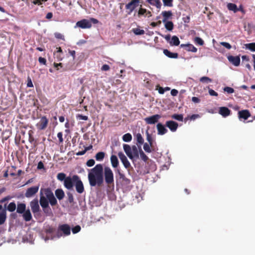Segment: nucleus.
Returning <instances> with one entry per match:
<instances>
[{
    "label": "nucleus",
    "mask_w": 255,
    "mask_h": 255,
    "mask_svg": "<svg viewBox=\"0 0 255 255\" xmlns=\"http://www.w3.org/2000/svg\"><path fill=\"white\" fill-rule=\"evenodd\" d=\"M55 37L57 39H64V35L60 33H55Z\"/></svg>",
    "instance_id": "864d4df0"
},
{
    "label": "nucleus",
    "mask_w": 255,
    "mask_h": 255,
    "mask_svg": "<svg viewBox=\"0 0 255 255\" xmlns=\"http://www.w3.org/2000/svg\"><path fill=\"white\" fill-rule=\"evenodd\" d=\"M55 194L57 199L59 200H62L65 196V193L61 189H58L56 190Z\"/></svg>",
    "instance_id": "a878e982"
},
{
    "label": "nucleus",
    "mask_w": 255,
    "mask_h": 255,
    "mask_svg": "<svg viewBox=\"0 0 255 255\" xmlns=\"http://www.w3.org/2000/svg\"><path fill=\"white\" fill-rule=\"evenodd\" d=\"M118 172L120 179L123 180L126 177L124 174L121 173L119 170H118Z\"/></svg>",
    "instance_id": "338daca9"
},
{
    "label": "nucleus",
    "mask_w": 255,
    "mask_h": 255,
    "mask_svg": "<svg viewBox=\"0 0 255 255\" xmlns=\"http://www.w3.org/2000/svg\"><path fill=\"white\" fill-rule=\"evenodd\" d=\"M103 174L105 182L107 184L111 185L114 183V173L109 167L107 166L103 168Z\"/></svg>",
    "instance_id": "423d86ee"
},
{
    "label": "nucleus",
    "mask_w": 255,
    "mask_h": 255,
    "mask_svg": "<svg viewBox=\"0 0 255 255\" xmlns=\"http://www.w3.org/2000/svg\"><path fill=\"white\" fill-rule=\"evenodd\" d=\"M246 48L250 50L255 51V43H251L246 44Z\"/></svg>",
    "instance_id": "4c0bfd02"
},
{
    "label": "nucleus",
    "mask_w": 255,
    "mask_h": 255,
    "mask_svg": "<svg viewBox=\"0 0 255 255\" xmlns=\"http://www.w3.org/2000/svg\"><path fill=\"white\" fill-rule=\"evenodd\" d=\"M88 178L91 187L101 186L104 182L103 165L98 164L94 168L89 169Z\"/></svg>",
    "instance_id": "f257e3e1"
},
{
    "label": "nucleus",
    "mask_w": 255,
    "mask_h": 255,
    "mask_svg": "<svg viewBox=\"0 0 255 255\" xmlns=\"http://www.w3.org/2000/svg\"><path fill=\"white\" fill-rule=\"evenodd\" d=\"M38 61L40 63L44 64V65L45 64L46 62V59L44 58H43L41 57H40L38 58Z\"/></svg>",
    "instance_id": "bf43d9fd"
},
{
    "label": "nucleus",
    "mask_w": 255,
    "mask_h": 255,
    "mask_svg": "<svg viewBox=\"0 0 255 255\" xmlns=\"http://www.w3.org/2000/svg\"><path fill=\"white\" fill-rule=\"evenodd\" d=\"M156 128L157 129V134L158 135H164L168 131L167 129L161 123H158L156 125Z\"/></svg>",
    "instance_id": "dca6fc26"
},
{
    "label": "nucleus",
    "mask_w": 255,
    "mask_h": 255,
    "mask_svg": "<svg viewBox=\"0 0 255 255\" xmlns=\"http://www.w3.org/2000/svg\"><path fill=\"white\" fill-rule=\"evenodd\" d=\"M30 206L34 216L36 217L37 216H38L40 214V207L38 200L37 199H35L32 200L30 202Z\"/></svg>",
    "instance_id": "1a4fd4ad"
},
{
    "label": "nucleus",
    "mask_w": 255,
    "mask_h": 255,
    "mask_svg": "<svg viewBox=\"0 0 255 255\" xmlns=\"http://www.w3.org/2000/svg\"><path fill=\"white\" fill-rule=\"evenodd\" d=\"M200 117V116L198 114H194V115H192L190 119L191 120H195V119H197V118H199Z\"/></svg>",
    "instance_id": "e2e57ef3"
},
{
    "label": "nucleus",
    "mask_w": 255,
    "mask_h": 255,
    "mask_svg": "<svg viewBox=\"0 0 255 255\" xmlns=\"http://www.w3.org/2000/svg\"><path fill=\"white\" fill-rule=\"evenodd\" d=\"M220 44L228 49H230L232 48V46L229 43L226 42H221Z\"/></svg>",
    "instance_id": "3c124183"
},
{
    "label": "nucleus",
    "mask_w": 255,
    "mask_h": 255,
    "mask_svg": "<svg viewBox=\"0 0 255 255\" xmlns=\"http://www.w3.org/2000/svg\"><path fill=\"white\" fill-rule=\"evenodd\" d=\"M161 14L163 17L162 21L166 22L171 17L172 13L171 11H163L162 12Z\"/></svg>",
    "instance_id": "393cba45"
},
{
    "label": "nucleus",
    "mask_w": 255,
    "mask_h": 255,
    "mask_svg": "<svg viewBox=\"0 0 255 255\" xmlns=\"http://www.w3.org/2000/svg\"><path fill=\"white\" fill-rule=\"evenodd\" d=\"M178 93V92L177 90L176 89H172L171 91V95L173 96H176L177 95Z\"/></svg>",
    "instance_id": "680f3d73"
},
{
    "label": "nucleus",
    "mask_w": 255,
    "mask_h": 255,
    "mask_svg": "<svg viewBox=\"0 0 255 255\" xmlns=\"http://www.w3.org/2000/svg\"><path fill=\"white\" fill-rule=\"evenodd\" d=\"M118 156L125 167L126 168H129L130 166V164L128 160L127 157L125 156V155L123 152H120L118 153Z\"/></svg>",
    "instance_id": "4468645a"
},
{
    "label": "nucleus",
    "mask_w": 255,
    "mask_h": 255,
    "mask_svg": "<svg viewBox=\"0 0 255 255\" xmlns=\"http://www.w3.org/2000/svg\"><path fill=\"white\" fill-rule=\"evenodd\" d=\"M171 118L178 121H182L183 119L182 114H174L171 116Z\"/></svg>",
    "instance_id": "58836bf2"
},
{
    "label": "nucleus",
    "mask_w": 255,
    "mask_h": 255,
    "mask_svg": "<svg viewBox=\"0 0 255 255\" xmlns=\"http://www.w3.org/2000/svg\"><path fill=\"white\" fill-rule=\"evenodd\" d=\"M131 148L132 153L133 155V158L134 157H138V152L137 147L135 145H133Z\"/></svg>",
    "instance_id": "a19ab883"
},
{
    "label": "nucleus",
    "mask_w": 255,
    "mask_h": 255,
    "mask_svg": "<svg viewBox=\"0 0 255 255\" xmlns=\"http://www.w3.org/2000/svg\"><path fill=\"white\" fill-rule=\"evenodd\" d=\"M105 155V154L104 152H99L95 156L96 159L98 161H102L104 158Z\"/></svg>",
    "instance_id": "473e14b6"
},
{
    "label": "nucleus",
    "mask_w": 255,
    "mask_h": 255,
    "mask_svg": "<svg viewBox=\"0 0 255 255\" xmlns=\"http://www.w3.org/2000/svg\"><path fill=\"white\" fill-rule=\"evenodd\" d=\"M81 230V227L79 225H77L72 229V232L73 234H76L79 232Z\"/></svg>",
    "instance_id": "09e8293b"
},
{
    "label": "nucleus",
    "mask_w": 255,
    "mask_h": 255,
    "mask_svg": "<svg viewBox=\"0 0 255 255\" xmlns=\"http://www.w3.org/2000/svg\"><path fill=\"white\" fill-rule=\"evenodd\" d=\"M138 3V0H132L130 2L126 4V9H128L129 10V11L128 13V14H130L132 12V11L136 7Z\"/></svg>",
    "instance_id": "2eb2a0df"
},
{
    "label": "nucleus",
    "mask_w": 255,
    "mask_h": 255,
    "mask_svg": "<svg viewBox=\"0 0 255 255\" xmlns=\"http://www.w3.org/2000/svg\"><path fill=\"white\" fill-rule=\"evenodd\" d=\"M132 31L135 35H142L144 33V30L140 29L138 28L133 29Z\"/></svg>",
    "instance_id": "37998d69"
},
{
    "label": "nucleus",
    "mask_w": 255,
    "mask_h": 255,
    "mask_svg": "<svg viewBox=\"0 0 255 255\" xmlns=\"http://www.w3.org/2000/svg\"><path fill=\"white\" fill-rule=\"evenodd\" d=\"M52 232L53 229L52 228H50L47 230V237L44 239L45 241L49 239L55 240L58 239L62 236H67L69 235L71 233V228L67 224H63L59 226L55 235H50V234L52 233Z\"/></svg>",
    "instance_id": "f03ea898"
},
{
    "label": "nucleus",
    "mask_w": 255,
    "mask_h": 255,
    "mask_svg": "<svg viewBox=\"0 0 255 255\" xmlns=\"http://www.w3.org/2000/svg\"><path fill=\"white\" fill-rule=\"evenodd\" d=\"M11 198V197L9 196H7L3 198H2L0 201V203H3L5 201H7L9 200H10V199Z\"/></svg>",
    "instance_id": "052dcab7"
},
{
    "label": "nucleus",
    "mask_w": 255,
    "mask_h": 255,
    "mask_svg": "<svg viewBox=\"0 0 255 255\" xmlns=\"http://www.w3.org/2000/svg\"><path fill=\"white\" fill-rule=\"evenodd\" d=\"M22 217L26 222L30 221L32 219V215L29 209L26 210L22 214Z\"/></svg>",
    "instance_id": "b1692460"
},
{
    "label": "nucleus",
    "mask_w": 255,
    "mask_h": 255,
    "mask_svg": "<svg viewBox=\"0 0 255 255\" xmlns=\"http://www.w3.org/2000/svg\"><path fill=\"white\" fill-rule=\"evenodd\" d=\"M57 178L60 181H63L64 187L69 190H72L74 185L75 180L74 179V175L66 177L64 173H59L57 175Z\"/></svg>",
    "instance_id": "20e7f679"
},
{
    "label": "nucleus",
    "mask_w": 255,
    "mask_h": 255,
    "mask_svg": "<svg viewBox=\"0 0 255 255\" xmlns=\"http://www.w3.org/2000/svg\"><path fill=\"white\" fill-rule=\"evenodd\" d=\"M135 137L137 143H138L140 145L143 143L144 139L140 133H137L135 135Z\"/></svg>",
    "instance_id": "c9c22d12"
},
{
    "label": "nucleus",
    "mask_w": 255,
    "mask_h": 255,
    "mask_svg": "<svg viewBox=\"0 0 255 255\" xmlns=\"http://www.w3.org/2000/svg\"><path fill=\"white\" fill-rule=\"evenodd\" d=\"M111 162L112 165L113 167L116 168L119 165V161L117 157L115 155H112L111 156Z\"/></svg>",
    "instance_id": "c85d7f7f"
},
{
    "label": "nucleus",
    "mask_w": 255,
    "mask_h": 255,
    "mask_svg": "<svg viewBox=\"0 0 255 255\" xmlns=\"http://www.w3.org/2000/svg\"><path fill=\"white\" fill-rule=\"evenodd\" d=\"M227 6L229 10L233 11L234 12H236L239 10V8L237 7V5L234 3H228Z\"/></svg>",
    "instance_id": "c756f323"
},
{
    "label": "nucleus",
    "mask_w": 255,
    "mask_h": 255,
    "mask_svg": "<svg viewBox=\"0 0 255 255\" xmlns=\"http://www.w3.org/2000/svg\"><path fill=\"white\" fill-rule=\"evenodd\" d=\"M169 44L171 46H178L180 44V41L179 38L176 36H173L169 41Z\"/></svg>",
    "instance_id": "bb28decb"
},
{
    "label": "nucleus",
    "mask_w": 255,
    "mask_h": 255,
    "mask_svg": "<svg viewBox=\"0 0 255 255\" xmlns=\"http://www.w3.org/2000/svg\"><path fill=\"white\" fill-rule=\"evenodd\" d=\"M250 116L251 114L248 110H245L238 112V117L240 120L243 119L244 120H246Z\"/></svg>",
    "instance_id": "f3484780"
},
{
    "label": "nucleus",
    "mask_w": 255,
    "mask_h": 255,
    "mask_svg": "<svg viewBox=\"0 0 255 255\" xmlns=\"http://www.w3.org/2000/svg\"><path fill=\"white\" fill-rule=\"evenodd\" d=\"M164 23L165 28L171 31L173 28V23L170 21H166V22H163Z\"/></svg>",
    "instance_id": "7c9ffc66"
},
{
    "label": "nucleus",
    "mask_w": 255,
    "mask_h": 255,
    "mask_svg": "<svg viewBox=\"0 0 255 255\" xmlns=\"http://www.w3.org/2000/svg\"><path fill=\"white\" fill-rule=\"evenodd\" d=\"M219 113L223 117H226L231 114V111L227 107H223L219 109Z\"/></svg>",
    "instance_id": "aec40b11"
},
{
    "label": "nucleus",
    "mask_w": 255,
    "mask_h": 255,
    "mask_svg": "<svg viewBox=\"0 0 255 255\" xmlns=\"http://www.w3.org/2000/svg\"><path fill=\"white\" fill-rule=\"evenodd\" d=\"M139 155L140 158L146 162L148 160V157L145 154L143 151L140 149L139 150Z\"/></svg>",
    "instance_id": "c03bdc74"
},
{
    "label": "nucleus",
    "mask_w": 255,
    "mask_h": 255,
    "mask_svg": "<svg viewBox=\"0 0 255 255\" xmlns=\"http://www.w3.org/2000/svg\"><path fill=\"white\" fill-rule=\"evenodd\" d=\"M76 118L77 119L80 120L87 121L88 119V117L87 116H83L81 114L77 115Z\"/></svg>",
    "instance_id": "8fccbe9b"
},
{
    "label": "nucleus",
    "mask_w": 255,
    "mask_h": 255,
    "mask_svg": "<svg viewBox=\"0 0 255 255\" xmlns=\"http://www.w3.org/2000/svg\"><path fill=\"white\" fill-rule=\"evenodd\" d=\"M6 212L4 210L0 212V225L3 224L6 220Z\"/></svg>",
    "instance_id": "2f4dec72"
},
{
    "label": "nucleus",
    "mask_w": 255,
    "mask_h": 255,
    "mask_svg": "<svg viewBox=\"0 0 255 255\" xmlns=\"http://www.w3.org/2000/svg\"><path fill=\"white\" fill-rule=\"evenodd\" d=\"M123 181L127 184H129L130 183V180L126 177L123 179Z\"/></svg>",
    "instance_id": "774afa93"
},
{
    "label": "nucleus",
    "mask_w": 255,
    "mask_h": 255,
    "mask_svg": "<svg viewBox=\"0 0 255 255\" xmlns=\"http://www.w3.org/2000/svg\"><path fill=\"white\" fill-rule=\"evenodd\" d=\"M26 211V204L23 203H18L16 208V212L22 214Z\"/></svg>",
    "instance_id": "4be33fe9"
},
{
    "label": "nucleus",
    "mask_w": 255,
    "mask_h": 255,
    "mask_svg": "<svg viewBox=\"0 0 255 255\" xmlns=\"http://www.w3.org/2000/svg\"><path fill=\"white\" fill-rule=\"evenodd\" d=\"M48 120L46 117L43 116L41 118L39 122L36 124L37 128L39 130H43L47 126Z\"/></svg>",
    "instance_id": "9d476101"
},
{
    "label": "nucleus",
    "mask_w": 255,
    "mask_h": 255,
    "mask_svg": "<svg viewBox=\"0 0 255 255\" xmlns=\"http://www.w3.org/2000/svg\"><path fill=\"white\" fill-rule=\"evenodd\" d=\"M163 53L169 58H177L178 57V54L177 53L171 52L167 49H164Z\"/></svg>",
    "instance_id": "cd10ccee"
},
{
    "label": "nucleus",
    "mask_w": 255,
    "mask_h": 255,
    "mask_svg": "<svg viewBox=\"0 0 255 255\" xmlns=\"http://www.w3.org/2000/svg\"><path fill=\"white\" fill-rule=\"evenodd\" d=\"M150 5L155 6L158 9H160L162 4L160 0H146Z\"/></svg>",
    "instance_id": "5701e85b"
},
{
    "label": "nucleus",
    "mask_w": 255,
    "mask_h": 255,
    "mask_svg": "<svg viewBox=\"0 0 255 255\" xmlns=\"http://www.w3.org/2000/svg\"><path fill=\"white\" fill-rule=\"evenodd\" d=\"M74 179L75 180L74 186H75L76 191L79 194L83 193L84 191V187L80 177L77 175H74Z\"/></svg>",
    "instance_id": "6e6552de"
},
{
    "label": "nucleus",
    "mask_w": 255,
    "mask_h": 255,
    "mask_svg": "<svg viewBox=\"0 0 255 255\" xmlns=\"http://www.w3.org/2000/svg\"><path fill=\"white\" fill-rule=\"evenodd\" d=\"M146 11V10L145 9H143V8H140L139 10H138V14L139 15H143Z\"/></svg>",
    "instance_id": "0e129e2a"
},
{
    "label": "nucleus",
    "mask_w": 255,
    "mask_h": 255,
    "mask_svg": "<svg viewBox=\"0 0 255 255\" xmlns=\"http://www.w3.org/2000/svg\"><path fill=\"white\" fill-rule=\"evenodd\" d=\"M228 59L230 62L235 66H238L240 64V58L239 56H229Z\"/></svg>",
    "instance_id": "a211bd4d"
},
{
    "label": "nucleus",
    "mask_w": 255,
    "mask_h": 255,
    "mask_svg": "<svg viewBox=\"0 0 255 255\" xmlns=\"http://www.w3.org/2000/svg\"><path fill=\"white\" fill-rule=\"evenodd\" d=\"M122 138H123V140L125 142H129L132 139V136L130 133H128L125 134L123 136Z\"/></svg>",
    "instance_id": "f704fd0d"
},
{
    "label": "nucleus",
    "mask_w": 255,
    "mask_h": 255,
    "mask_svg": "<svg viewBox=\"0 0 255 255\" xmlns=\"http://www.w3.org/2000/svg\"><path fill=\"white\" fill-rule=\"evenodd\" d=\"M223 90L228 94H232L234 92V89L230 87H225L224 88Z\"/></svg>",
    "instance_id": "49530a36"
},
{
    "label": "nucleus",
    "mask_w": 255,
    "mask_h": 255,
    "mask_svg": "<svg viewBox=\"0 0 255 255\" xmlns=\"http://www.w3.org/2000/svg\"><path fill=\"white\" fill-rule=\"evenodd\" d=\"M146 140L149 142V144L151 146H152L153 145V140L151 136V135L149 134L147 130L146 131Z\"/></svg>",
    "instance_id": "e433bc0d"
},
{
    "label": "nucleus",
    "mask_w": 255,
    "mask_h": 255,
    "mask_svg": "<svg viewBox=\"0 0 255 255\" xmlns=\"http://www.w3.org/2000/svg\"><path fill=\"white\" fill-rule=\"evenodd\" d=\"M44 197L48 204L51 206H55L57 204V201L55 198L53 193L50 188H41L40 191V199Z\"/></svg>",
    "instance_id": "7ed1b4c3"
},
{
    "label": "nucleus",
    "mask_w": 255,
    "mask_h": 255,
    "mask_svg": "<svg viewBox=\"0 0 255 255\" xmlns=\"http://www.w3.org/2000/svg\"><path fill=\"white\" fill-rule=\"evenodd\" d=\"M200 81L201 82H205L207 83L212 82L211 79L209 78L208 77H206V76L201 77L200 79Z\"/></svg>",
    "instance_id": "de8ad7c7"
},
{
    "label": "nucleus",
    "mask_w": 255,
    "mask_h": 255,
    "mask_svg": "<svg viewBox=\"0 0 255 255\" xmlns=\"http://www.w3.org/2000/svg\"><path fill=\"white\" fill-rule=\"evenodd\" d=\"M124 150L127 156L131 159H133V155L132 153L131 148L128 144H124Z\"/></svg>",
    "instance_id": "412c9836"
},
{
    "label": "nucleus",
    "mask_w": 255,
    "mask_h": 255,
    "mask_svg": "<svg viewBox=\"0 0 255 255\" xmlns=\"http://www.w3.org/2000/svg\"><path fill=\"white\" fill-rule=\"evenodd\" d=\"M180 47L185 48L186 50L188 51H191L192 52H196L197 51V49L192 44L190 43L185 44H182L180 45Z\"/></svg>",
    "instance_id": "6ab92c4d"
},
{
    "label": "nucleus",
    "mask_w": 255,
    "mask_h": 255,
    "mask_svg": "<svg viewBox=\"0 0 255 255\" xmlns=\"http://www.w3.org/2000/svg\"><path fill=\"white\" fill-rule=\"evenodd\" d=\"M209 94L211 96H218V93L212 89L209 90Z\"/></svg>",
    "instance_id": "5fc2aeb1"
},
{
    "label": "nucleus",
    "mask_w": 255,
    "mask_h": 255,
    "mask_svg": "<svg viewBox=\"0 0 255 255\" xmlns=\"http://www.w3.org/2000/svg\"><path fill=\"white\" fill-rule=\"evenodd\" d=\"M98 20L94 18H91L90 19H83L76 22L75 28L80 27L83 29L90 28L92 26V23L97 24Z\"/></svg>",
    "instance_id": "39448f33"
},
{
    "label": "nucleus",
    "mask_w": 255,
    "mask_h": 255,
    "mask_svg": "<svg viewBox=\"0 0 255 255\" xmlns=\"http://www.w3.org/2000/svg\"><path fill=\"white\" fill-rule=\"evenodd\" d=\"M150 144L147 143H145L144 144H143V149L144 150V151L147 153H150L151 152V149H150Z\"/></svg>",
    "instance_id": "a18cd8bd"
},
{
    "label": "nucleus",
    "mask_w": 255,
    "mask_h": 255,
    "mask_svg": "<svg viewBox=\"0 0 255 255\" xmlns=\"http://www.w3.org/2000/svg\"><path fill=\"white\" fill-rule=\"evenodd\" d=\"M16 209V204L14 202H10L7 206V210L9 212H13Z\"/></svg>",
    "instance_id": "72a5a7b5"
},
{
    "label": "nucleus",
    "mask_w": 255,
    "mask_h": 255,
    "mask_svg": "<svg viewBox=\"0 0 255 255\" xmlns=\"http://www.w3.org/2000/svg\"><path fill=\"white\" fill-rule=\"evenodd\" d=\"M95 160L94 159H89L87 161L86 164L89 167H91L95 164Z\"/></svg>",
    "instance_id": "603ef678"
},
{
    "label": "nucleus",
    "mask_w": 255,
    "mask_h": 255,
    "mask_svg": "<svg viewBox=\"0 0 255 255\" xmlns=\"http://www.w3.org/2000/svg\"><path fill=\"white\" fill-rule=\"evenodd\" d=\"M160 118V115L156 114L150 117H146L144 119V120L146 124L149 125H153L157 123Z\"/></svg>",
    "instance_id": "9b49d317"
},
{
    "label": "nucleus",
    "mask_w": 255,
    "mask_h": 255,
    "mask_svg": "<svg viewBox=\"0 0 255 255\" xmlns=\"http://www.w3.org/2000/svg\"><path fill=\"white\" fill-rule=\"evenodd\" d=\"M163 5L165 6L172 7L173 0H162Z\"/></svg>",
    "instance_id": "ea45409f"
},
{
    "label": "nucleus",
    "mask_w": 255,
    "mask_h": 255,
    "mask_svg": "<svg viewBox=\"0 0 255 255\" xmlns=\"http://www.w3.org/2000/svg\"><path fill=\"white\" fill-rule=\"evenodd\" d=\"M194 41L196 44H198L201 46L203 45L204 43L203 39L199 37H196L194 39Z\"/></svg>",
    "instance_id": "79ce46f5"
},
{
    "label": "nucleus",
    "mask_w": 255,
    "mask_h": 255,
    "mask_svg": "<svg viewBox=\"0 0 255 255\" xmlns=\"http://www.w3.org/2000/svg\"><path fill=\"white\" fill-rule=\"evenodd\" d=\"M40 204L42 208L43 212L47 216H50L52 215V212L49 206L48 202H47L44 197H41L39 199Z\"/></svg>",
    "instance_id": "0eeeda50"
},
{
    "label": "nucleus",
    "mask_w": 255,
    "mask_h": 255,
    "mask_svg": "<svg viewBox=\"0 0 255 255\" xmlns=\"http://www.w3.org/2000/svg\"><path fill=\"white\" fill-rule=\"evenodd\" d=\"M192 101L195 103H198L200 102L199 99L196 97H193L192 98Z\"/></svg>",
    "instance_id": "69168bd1"
},
{
    "label": "nucleus",
    "mask_w": 255,
    "mask_h": 255,
    "mask_svg": "<svg viewBox=\"0 0 255 255\" xmlns=\"http://www.w3.org/2000/svg\"><path fill=\"white\" fill-rule=\"evenodd\" d=\"M39 190V186H35L30 187L26 190L25 196L27 198H30L35 194Z\"/></svg>",
    "instance_id": "f8f14e48"
},
{
    "label": "nucleus",
    "mask_w": 255,
    "mask_h": 255,
    "mask_svg": "<svg viewBox=\"0 0 255 255\" xmlns=\"http://www.w3.org/2000/svg\"><path fill=\"white\" fill-rule=\"evenodd\" d=\"M109 69H110V67L108 65H107V64L103 65L101 68V70L102 71H108Z\"/></svg>",
    "instance_id": "13d9d810"
},
{
    "label": "nucleus",
    "mask_w": 255,
    "mask_h": 255,
    "mask_svg": "<svg viewBox=\"0 0 255 255\" xmlns=\"http://www.w3.org/2000/svg\"><path fill=\"white\" fill-rule=\"evenodd\" d=\"M165 126L169 128L172 132H175L178 128V124L173 121H168L166 122Z\"/></svg>",
    "instance_id": "ddd939ff"
},
{
    "label": "nucleus",
    "mask_w": 255,
    "mask_h": 255,
    "mask_svg": "<svg viewBox=\"0 0 255 255\" xmlns=\"http://www.w3.org/2000/svg\"><path fill=\"white\" fill-rule=\"evenodd\" d=\"M62 135L63 134L61 132H59L57 133V137L58 138L60 142H62L63 141Z\"/></svg>",
    "instance_id": "4d7b16f0"
},
{
    "label": "nucleus",
    "mask_w": 255,
    "mask_h": 255,
    "mask_svg": "<svg viewBox=\"0 0 255 255\" xmlns=\"http://www.w3.org/2000/svg\"><path fill=\"white\" fill-rule=\"evenodd\" d=\"M44 164L43 163V162L42 161H39L38 163V164H37V169H44Z\"/></svg>",
    "instance_id": "6e6d98bb"
}]
</instances>
